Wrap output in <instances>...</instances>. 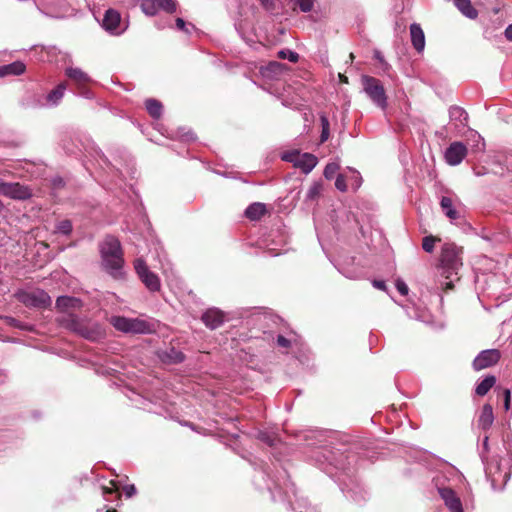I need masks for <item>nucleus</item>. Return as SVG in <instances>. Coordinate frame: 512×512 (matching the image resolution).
Returning a JSON list of instances; mask_svg holds the SVG:
<instances>
[{
	"instance_id": "5fc2aeb1",
	"label": "nucleus",
	"mask_w": 512,
	"mask_h": 512,
	"mask_svg": "<svg viewBox=\"0 0 512 512\" xmlns=\"http://www.w3.org/2000/svg\"><path fill=\"white\" fill-rule=\"evenodd\" d=\"M107 512H116L115 510H107Z\"/></svg>"
},
{
	"instance_id": "864d4df0",
	"label": "nucleus",
	"mask_w": 512,
	"mask_h": 512,
	"mask_svg": "<svg viewBox=\"0 0 512 512\" xmlns=\"http://www.w3.org/2000/svg\"><path fill=\"white\" fill-rule=\"evenodd\" d=\"M507 478H508V475L505 473L504 476H503V481L506 482Z\"/></svg>"
},
{
	"instance_id": "0eeeda50",
	"label": "nucleus",
	"mask_w": 512,
	"mask_h": 512,
	"mask_svg": "<svg viewBox=\"0 0 512 512\" xmlns=\"http://www.w3.org/2000/svg\"><path fill=\"white\" fill-rule=\"evenodd\" d=\"M283 159L293 163L296 168L301 169L305 174L310 173L318 163L317 157L313 154L298 151L285 154Z\"/></svg>"
},
{
	"instance_id": "37998d69",
	"label": "nucleus",
	"mask_w": 512,
	"mask_h": 512,
	"mask_svg": "<svg viewBox=\"0 0 512 512\" xmlns=\"http://www.w3.org/2000/svg\"><path fill=\"white\" fill-rule=\"evenodd\" d=\"M176 27L179 30L188 32V30L186 29V23H185V21L182 18H177L176 19Z\"/></svg>"
},
{
	"instance_id": "de8ad7c7",
	"label": "nucleus",
	"mask_w": 512,
	"mask_h": 512,
	"mask_svg": "<svg viewBox=\"0 0 512 512\" xmlns=\"http://www.w3.org/2000/svg\"><path fill=\"white\" fill-rule=\"evenodd\" d=\"M269 68L272 69L273 71H276L277 69L281 68V64H279L277 62H273V63H270Z\"/></svg>"
},
{
	"instance_id": "603ef678",
	"label": "nucleus",
	"mask_w": 512,
	"mask_h": 512,
	"mask_svg": "<svg viewBox=\"0 0 512 512\" xmlns=\"http://www.w3.org/2000/svg\"><path fill=\"white\" fill-rule=\"evenodd\" d=\"M487 473L491 474L492 473V466H488L487 467Z\"/></svg>"
},
{
	"instance_id": "423d86ee",
	"label": "nucleus",
	"mask_w": 512,
	"mask_h": 512,
	"mask_svg": "<svg viewBox=\"0 0 512 512\" xmlns=\"http://www.w3.org/2000/svg\"><path fill=\"white\" fill-rule=\"evenodd\" d=\"M364 90L370 99L379 107L384 109L387 105V98L384 87L380 81L374 77H363Z\"/></svg>"
},
{
	"instance_id": "4468645a",
	"label": "nucleus",
	"mask_w": 512,
	"mask_h": 512,
	"mask_svg": "<svg viewBox=\"0 0 512 512\" xmlns=\"http://www.w3.org/2000/svg\"><path fill=\"white\" fill-rule=\"evenodd\" d=\"M439 494L450 512H464L460 499L452 489L441 488L439 489Z\"/></svg>"
},
{
	"instance_id": "1a4fd4ad",
	"label": "nucleus",
	"mask_w": 512,
	"mask_h": 512,
	"mask_svg": "<svg viewBox=\"0 0 512 512\" xmlns=\"http://www.w3.org/2000/svg\"><path fill=\"white\" fill-rule=\"evenodd\" d=\"M143 13L148 16L156 15L160 10L167 13L176 11V3L174 0H140Z\"/></svg>"
},
{
	"instance_id": "9d476101",
	"label": "nucleus",
	"mask_w": 512,
	"mask_h": 512,
	"mask_svg": "<svg viewBox=\"0 0 512 512\" xmlns=\"http://www.w3.org/2000/svg\"><path fill=\"white\" fill-rule=\"evenodd\" d=\"M19 300L28 307L44 308L51 304L50 296L43 290L21 293Z\"/></svg>"
},
{
	"instance_id": "bb28decb",
	"label": "nucleus",
	"mask_w": 512,
	"mask_h": 512,
	"mask_svg": "<svg viewBox=\"0 0 512 512\" xmlns=\"http://www.w3.org/2000/svg\"><path fill=\"white\" fill-rule=\"evenodd\" d=\"M148 113L155 119L162 115V104L156 99H148L145 102Z\"/></svg>"
},
{
	"instance_id": "3c124183",
	"label": "nucleus",
	"mask_w": 512,
	"mask_h": 512,
	"mask_svg": "<svg viewBox=\"0 0 512 512\" xmlns=\"http://www.w3.org/2000/svg\"><path fill=\"white\" fill-rule=\"evenodd\" d=\"M375 58L378 59L379 61H383V57L381 56L380 52H376L375 53Z\"/></svg>"
},
{
	"instance_id": "412c9836",
	"label": "nucleus",
	"mask_w": 512,
	"mask_h": 512,
	"mask_svg": "<svg viewBox=\"0 0 512 512\" xmlns=\"http://www.w3.org/2000/svg\"><path fill=\"white\" fill-rule=\"evenodd\" d=\"M440 206L451 222L460 218V213L454 208L453 201L450 197L443 196L440 200Z\"/></svg>"
},
{
	"instance_id": "20e7f679",
	"label": "nucleus",
	"mask_w": 512,
	"mask_h": 512,
	"mask_svg": "<svg viewBox=\"0 0 512 512\" xmlns=\"http://www.w3.org/2000/svg\"><path fill=\"white\" fill-rule=\"evenodd\" d=\"M110 323L115 329L124 333L150 334L154 332V326L142 319L113 316Z\"/></svg>"
},
{
	"instance_id": "4be33fe9",
	"label": "nucleus",
	"mask_w": 512,
	"mask_h": 512,
	"mask_svg": "<svg viewBox=\"0 0 512 512\" xmlns=\"http://www.w3.org/2000/svg\"><path fill=\"white\" fill-rule=\"evenodd\" d=\"M25 71V65L21 61H15L13 63L0 66V77L8 75H21Z\"/></svg>"
},
{
	"instance_id": "6e6552de",
	"label": "nucleus",
	"mask_w": 512,
	"mask_h": 512,
	"mask_svg": "<svg viewBox=\"0 0 512 512\" xmlns=\"http://www.w3.org/2000/svg\"><path fill=\"white\" fill-rule=\"evenodd\" d=\"M0 194L15 200H26L33 195L28 186L2 181L0 182Z\"/></svg>"
},
{
	"instance_id": "ddd939ff",
	"label": "nucleus",
	"mask_w": 512,
	"mask_h": 512,
	"mask_svg": "<svg viewBox=\"0 0 512 512\" xmlns=\"http://www.w3.org/2000/svg\"><path fill=\"white\" fill-rule=\"evenodd\" d=\"M201 319L208 328L216 329L223 324L225 315L217 308H210L203 313Z\"/></svg>"
},
{
	"instance_id": "f8f14e48",
	"label": "nucleus",
	"mask_w": 512,
	"mask_h": 512,
	"mask_svg": "<svg viewBox=\"0 0 512 512\" xmlns=\"http://www.w3.org/2000/svg\"><path fill=\"white\" fill-rule=\"evenodd\" d=\"M467 155V147L462 142L451 143L445 151V160L451 166L459 165Z\"/></svg>"
},
{
	"instance_id": "f257e3e1",
	"label": "nucleus",
	"mask_w": 512,
	"mask_h": 512,
	"mask_svg": "<svg viewBox=\"0 0 512 512\" xmlns=\"http://www.w3.org/2000/svg\"><path fill=\"white\" fill-rule=\"evenodd\" d=\"M101 263L103 269L115 279L124 275L123 251L120 241L112 235H107L99 244Z\"/></svg>"
},
{
	"instance_id": "39448f33",
	"label": "nucleus",
	"mask_w": 512,
	"mask_h": 512,
	"mask_svg": "<svg viewBox=\"0 0 512 512\" xmlns=\"http://www.w3.org/2000/svg\"><path fill=\"white\" fill-rule=\"evenodd\" d=\"M134 269L142 283L150 292L160 290L161 283L159 277L149 269L143 259L138 258L134 261Z\"/></svg>"
},
{
	"instance_id": "2eb2a0df",
	"label": "nucleus",
	"mask_w": 512,
	"mask_h": 512,
	"mask_svg": "<svg viewBox=\"0 0 512 512\" xmlns=\"http://www.w3.org/2000/svg\"><path fill=\"white\" fill-rule=\"evenodd\" d=\"M120 20H121L120 14L113 9H109L106 11V13L104 15L102 26L105 30L118 34V33H120V30H119Z\"/></svg>"
},
{
	"instance_id": "49530a36",
	"label": "nucleus",
	"mask_w": 512,
	"mask_h": 512,
	"mask_svg": "<svg viewBox=\"0 0 512 512\" xmlns=\"http://www.w3.org/2000/svg\"><path fill=\"white\" fill-rule=\"evenodd\" d=\"M352 174L356 181V188H358L360 186V182H359L360 175L357 171H352Z\"/></svg>"
},
{
	"instance_id": "473e14b6",
	"label": "nucleus",
	"mask_w": 512,
	"mask_h": 512,
	"mask_svg": "<svg viewBox=\"0 0 512 512\" xmlns=\"http://www.w3.org/2000/svg\"><path fill=\"white\" fill-rule=\"evenodd\" d=\"M72 231V223L70 220L65 219L60 221L56 226V232L61 233L63 235H68Z\"/></svg>"
},
{
	"instance_id": "b1692460",
	"label": "nucleus",
	"mask_w": 512,
	"mask_h": 512,
	"mask_svg": "<svg viewBox=\"0 0 512 512\" xmlns=\"http://www.w3.org/2000/svg\"><path fill=\"white\" fill-rule=\"evenodd\" d=\"M454 4L466 17L470 19L477 17L478 13L472 7L470 0H454Z\"/></svg>"
},
{
	"instance_id": "a19ab883",
	"label": "nucleus",
	"mask_w": 512,
	"mask_h": 512,
	"mask_svg": "<svg viewBox=\"0 0 512 512\" xmlns=\"http://www.w3.org/2000/svg\"><path fill=\"white\" fill-rule=\"evenodd\" d=\"M277 344L281 347H289L290 341L286 339L284 336L279 335L277 337Z\"/></svg>"
},
{
	"instance_id": "dca6fc26",
	"label": "nucleus",
	"mask_w": 512,
	"mask_h": 512,
	"mask_svg": "<svg viewBox=\"0 0 512 512\" xmlns=\"http://www.w3.org/2000/svg\"><path fill=\"white\" fill-rule=\"evenodd\" d=\"M65 75L79 88L91 82L90 76L80 68L67 67L65 69Z\"/></svg>"
},
{
	"instance_id": "8fccbe9b",
	"label": "nucleus",
	"mask_w": 512,
	"mask_h": 512,
	"mask_svg": "<svg viewBox=\"0 0 512 512\" xmlns=\"http://www.w3.org/2000/svg\"><path fill=\"white\" fill-rule=\"evenodd\" d=\"M53 184L55 187H59V186H62L63 185V181L62 179L58 178V179H54L53 180Z\"/></svg>"
},
{
	"instance_id": "7ed1b4c3",
	"label": "nucleus",
	"mask_w": 512,
	"mask_h": 512,
	"mask_svg": "<svg viewBox=\"0 0 512 512\" xmlns=\"http://www.w3.org/2000/svg\"><path fill=\"white\" fill-rule=\"evenodd\" d=\"M61 322L65 323L68 329L90 341H98L105 337V330L98 322L80 319L71 313Z\"/></svg>"
},
{
	"instance_id": "a878e982",
	"label": "nucleus",
	"mask_w": 512,
	"mask_h": 512,
	"mask_svg": "<svg viewBox=\"0 0 512 512\" xmlns=\"http://www.w3.org/2000/svg\"><path fill=\"white\" fill-rule=\"evenodd\" d=\"M449 116L451 120L458 121L462 125H466V122L468 120L467 112L463 108L458 106H452L449 109Z\"/></svg>"
},
{
	"instance_id": "ea45409f",
	"label": "nucleus",
	"mask_w": 512,
	"mask_h": 512,
	"mask_svg": "<svg viewBox=\"0 0 512 512\" xmlns=\"http://www.w3.org/2000/svg\"><path fill=\"white\" fill-rule=\"evenodd\" d=\"M124 492H125L126 496L130 498L136 494V488L134 485H126L124 487Z\"/></svg>"
},
{
	"instance_id": "c9c22d12",
	"label": "nucleus",
	"mask_w": 512,
	"mask_h": 512,
	"mask_svg": "<svg viewBox=\"0 0 512 512\" xmlns=\"http://www.w3.org/2000/svg\"><path fill=\"white\" fill-rule=\"evenodd\" d=\"M335 186L341 192H345L347 190L346 179L342 174L337 176Z\"/></svg>"
},
{
	"instance_id": "58836bf2",
	"label": "nucleus",
	"mask_w": 512,
	"mask_h": 512,
	"mask_svg": "<svg viewBox=\"0 0 512 512\" xmlns=\"http://www.w3.org/2000/svg\"><path fill=\"white\" fill-rule=\"evenodd\" d=\"M503 394H504V406H505V409L508 410L510 407L511 392L509 389H505Z\"/></svg>"
},
{
	"instance_id": "2f4dec72",
	"label": "nucleus",
	"mask_w": 512,
	"mask_h": 512,
	"mask_svg": "<svg viewBox=\"0 0 512 512\" xmlns=\"http://www.w3.org/2000/svg\"><path fill=\"white\" fill-rule=\"evenodd\" d=\"M322 185L320 183H313L307 191L306 198L308 200H315L321 193Z\"/></svg>"
},
{
	"instance_id": "cd10ccee",
	"label": "nucleus",
	"mask_w": 512,
	"mask_h": 512,
	"mask_svg": "<svg viewBox=\"0 0 512 512\" xmlns=\"http://www.w3.org/2000/svg\"><path fill=\"white\" fill-rule=\"evenodd\" d=\"M184 360V354L180 351L175 350L174 348L170 349V351L166 352L163 361L168 363H180Z\"/></svg>"
},
{
	"instance_id": "e433bc0d",
	"label": "nucleus",
	"mask_w": 512,
	"mask_h": 512,
	"mask_svg": "<svg viewBox=\"0 0 512 512\" xmlns=\"http://www.w3.org/2000/svg\"><path fill=\"white\" fill-rule=\"evenodd\" d=\"M396 289L398 290V292L401 294V295H407L408 294V286L406 285V283L401 280V279H398L396 281Z\"/></svg>"
},
{
	"instance_id": "aec40b11",
	"label": "nucleus",
	"mask_w": 512,
	"mask_h": 512,
	"mask_svg": "<svg viewBox=\"0 0 512 512\" xmlns=\"http://www.w3.org/2000/svg\"><path fill=\"white\" fill-rule=\"evenodd\" d=\"M65 90V83H60L55 89L51 90L46 96V105L49 107L57 106L62 100Z\"/></svg>"
},
{
	"instance_id": "f03ea898",
	"label": "nucleus",
	"mask_w": 512,
	"mask_h": 512,
	"mask_svg": "<svg viewBox=\"0 0 512 512\" xmlns=\"http://www.w3.org/2000/svg\"><path fill=\"white\" fill-rule=\"evenodd\" d=\"M440 262L441 275L448 280L444 285L446 288H451L453 276L456 277L458 270L462 267V248L454 243H445L441 248Z\"/></svg>"
},
{
	"instance_id": "09e8293b",
	"label": "nucleus",
	"mask_w": 512,
	"mask_h": 512,
	"mask_svg": "<svg viewBox=\"0 0 512 512\" xmlns=\"http://www.w3.org/2000/svg\"><path fill=\"white\" fill-rule=\"evenodd\" d=\"M184 139H185L186 141H192V140H194L195 138H194L193 133H192V132H189V133H187V134L184 136Z\"/></svg>"
},
{
	"instance_id": "7c9ffc66",
	"label": "nucleus",
	"mask_w": 512,
	"mask_h": 512,
	"mask_svg": "<svg viewBox=\"0 0 512 512\" xmlns=\"http://www.w3.org/2000/svg\"><path fill=\"white\" fill-rule=\"evenodd\" d=\"M302 12H310L314 6V0H291Z\"/></svg>"
},
{
	"instance_id": "79ce46f5",
	"label": "nucleus",
	"mask_w": 512,
	"mask_h": 512,
	"mask_svg": "<svg viewBox=\"0 0 512 512\" xmlns=\"http://www.w3.org/2000/svg\"><path fill=\"white\" fill-rule=\"evenodd\" d=\"M483 451L481 452V456L484 457V454L489 452V437L487 435L483 438Z\"/></svg>"
},
{
	"instance_id": "f704fd0d",
	"label": "nucleus",
	"mask_w": 512,
	"mask_h": 512,
	"mask_svg": "<svg viewBox=\"0 0 512 512\" xmlns=\"http://www.w3.org/2000/svg\"><path fill=\"white\" fill-rule=\"evenodd\" d=\"M339 165L337 163H329L324 169V176L326 179H332L337 173Z\"/></svg>"
},
{
	"instance_id": "4c0bfd02",
	"label": "nucleus",
	"mask_w": 512,
	"mask_h": 512,
	"mask_svg": "<svg viewBox=\"0 0 512 512\" xmlns=\"http://www.w3.org/2000/svg\"><path fill=\"white\" fill-rule=\"evenodd\" d=\"M112 487H103V494L106 500H109L108 495L114 494L118 490V486L114 481H111Z\"/></svg>"
},
{
	"instance_id": "a18cd8bd",
	"label": "nucleus",
	"mask_w": 512,
	"mask_h": 512,
	"mask_svg": "<svg viewBox=\"0 0 512 512\" xmlns=\"http://www.w3.org/2000/svg\"><path fill=\"white\" fill-rule=\"evenodd\" d=\"M505 37H506L509 41H512V24H510V25L505 29Z\"/></svg>"
},
{
	"instance_id": "c756f323",
	"label": "nucleus",
	"mask_w": 512,
	"mask_h": 512,
	"mask_svg": "<svg viewBox=\"0 0 512 512\" xmlns=\"http://www.w3.org/2000/svg\"><path fill=\"white\" fill-rule=\"evenodd\" d=\"M320 121H321V127H322V132H321V136H320V140L321 142H325L328 140L329 138V120L328 118L325 116V115H322L320 117Z\"/></svg>"
},
{
	"instance_id": "6ab92c4d",
	"label": "nucleus",
	"mask_w": 512,
	"mask_h": 512,
	"mask_svg": "<svg viewBox=\"0 0 512 512\" xmlns=\"http://www.w3.org/2000/svg\"><path fill=\"white\" fill-rule=\"evenodd\" d=\"M81 305V300L75 297L60 296L56 300V307L62 312H69L71 309H79Z\"/></svg>"
},
{
	"instance_id": "9b49d317",
	"label": "nucleus",
	"mask_w": 512,
	"mask_h": 512,
	"mask_svg": "<svg viewBox=\"0 0 512 512\" xmlns=\"http://www.w3.org/2000/svg\"><path fill=\"white\" fill-rule=\"evenodd\" d=\"M501 358L498 349H487L481 351L473 361V368L480 371L495 365Z\"/></svg>"
},
{
	"instance_id": "c03bdc74",
	"label": "nucleus",
	"mask_w": 512,
	"mask_h": 512,
	"mask_svg": "<svg viewBox=\"0 0 512 512\" xmlns=\"http://www.w3.org/2000/svg\"><path fill=\"white\" fill-rule=\"evenodd\" d=\"M373 286L379 290H385L386 289V284L384 281L382 280H374L373 281Z\"/></svg>"
},
{
	"instance_id": "72a5a7b5",
	"label": "nucleus",
	"mask_w": 512,
	"mask_h": 512,
	"mask_svg": "<svg viewBox=\"0 0 512 512\" xmlns=\"http://www.w3.org/2000/svg\"><path fill=\"white\" fill-rule=\"evenodd\" d=\"M278 56L281 59H288L292 63H296L299 59V55L291 50H281L278 52Z\"/></svg>"
},
{
	"instance_id": "f3484780",
	"label": "nucleus",
	"mask_w": 512,
	"mask_h": 512,
	"mask_svg": "<svg viewBox=\"0 0 512 512\" xmlns=\"http://www.w3.org/2000/svg\"><path fill=\"white\" fill-rule=\"evenodd\" d=\"M410 35L413 47L418 51L422 52L425 48V35L421 26L417 23L410 25Z\"/></svg>"
},
{
	"instance_id": "a211bd4d",
	"label": "nucleus",
	"mask_w": 512,
	"mask_h": 512,
	"mask_svg": "<svg viewBox=\"0 0 512 512\" xmlns=\"http://www.w3.org/2000/svg\"><path fill=\"white\" fill-rule=\"evenodd\" d=\"M494 422L493 409L490 404H485L482 407L481 413L478 418V427L482 430H488Z\"/></svg>"
},
{
	"instance_id": "393cba45",
	"label": "nucleus",
	"mask_w": 512,
	"mask_h": 512,
	"mask_svg": "<svg viewBox=\"0 0 512 512\" xmlns=\"http://www.w3.org/2000/svg\"><path fill=\"white\" fill-rule=\"evenodd\" d=\"M496 377L493 375L486 376L477 386L475 392L479 396L486 395L489 390L495 385Z\"/></svg>"
},
{
	"instance_id": "5701e85b",
	"label": "nucleus",
	"mask_w": 512,
	"mask_h": 512,
	"mask_svg": "<svg viewBox=\"0 0 512 512\" xmlns=\"http://www.w3.org/2000/svg\"><path fill=\"white\" fill-rule=\"evenodd\" d=\"M265 212V205L263 203L256 202L247 207L245 215L251 220H258L265 214Z\"/></svg>"
},
{
	"instance_id": "c85d7f7f",
	"label": "nucleus",
	"mask_w": 512,
	"mask_h": 512,
	"mask_svg": "<svg viewBox=\"0 0 512 512\" xmlns=\"http://www.w3.org/2000/svg\"><path fill=\"white\" fill-rule=\"evenodd\" d=\"M437 241H440V239H438L432 235L424 237L423 241H422L423 250L426 251L427 253L433 252L435 243Z\"/></svg>"
}]
</instances>
